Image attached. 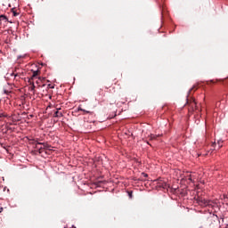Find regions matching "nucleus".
Returning <instances> with one entry per match:
<instances>
[{"label":"nucleus","instance_id":"nucleus-1","mask_svg":"<svg viewBox=\"0 0 228 228\" xmlns=\"http://www.w3.org/2000/svg\"><path fill=\"white\" fill-rule=\"evenodd\" d=\"M197 202L200 206H202L203 208L208 207V208H215V203L211 200H208L202 197H198Z\"/></svg>","mask_w":228,"mask_h":228},{"label":"nucleus","instance_id":"nucleus-2","mask_svg":"<svg viewBox=\"0 0 228 228\" xmlns=\"http://www.w3.org/2000/svg\"><path fill=\"white\" fill-rule=\"evenodd\" d=\"M186 104H188V106H190V108H191V110H192V111L199 110V107H197V102H195V99H193V98L187 99Z\"/></svg>","mask_w":228,"mask_h":228},{"label":"nucleus","instance_id":"nucleus-3","mask_svg":"<svg viewBox=\"0 0 228 228\" xmlns=\"http://www.w3.org/2000/svg\"><path fill=\"white\" fill-rule=\"evenodd\" d=\"M36 147L37 149H39V152H42V149H49V144L45 142H37Z\"/></svg>","mask_w":228,"mask_h":228},{"label":"nucleus","instance_id":"nucleus-4","mask_svg":"<svg viewBox=\"0 0 228 228\" xmlns=\"http://www.w3.org/2000/svg\"><path fill=\"white\" fill-rule=\"evenodd\" d=\"M218 221V216H215L214 214L211 215L209 217H208V222H217Z\"/></svg>","mask_w":228,"mask_h":228},{"label":"nucleus","instance_id":"nucleus-5","mask_svg":"<svg viewBox=\"0 0 228 228\" xmlns=\"http://www.w3.org/2000/svg\"><path fill=\"white\" fill-rule=\"evenodd\" d=\"M53 117L57 118H61V117H63V113L60 112L59 110H56L53 114Z\"/></svg>","mask_w":228,"mask_h":228},{"label":"nucleus","instance_id":"nucleus-6","mask_svg":"<svg viewBox=\"0 0 228 228\" xmlns=\"http://www.w3.org/2000/svg\"><path fill=\"white\" fill-rule=\"evenodd\" d=\"M28 83L31 85L30 91L35 94V82H33L31 79H28Z\"/></svg>","mask_w":228,"mask_h":228},{"label":"nucleus","instance_id":"nucleus-7","mask_svg":"<svg viewBox=\"0 0 228 228\" xmlns=\"http://www.w3.org/2000/svg\"><path fill=\"white\" fill-rule=\"evenodd\" d=\"M38 74H40V71H38V70L33 71L32 77L29 79H31V81H33V79H35V77H37V76H38Z\"/></svg>","mask_w":228,"mask_h":228},{"label":"nucleus","instance_id":"nucleus-8","mask_svg":"<svg viewBox=\"0 0 228 228\" xmlns=\"http://www.w3.org/2000/svg\"><path fill=\"white\" fill-rule=\"evenodd\" d=\"M77 110H78V111H84V113L92 114V112H90V110H86L81 108V106H79V107L77 108Z\"/></svg>","mask_w":228,"mask_h":228},{"label":"nucleus","instance_id":"nucleus-9","mask_svg":"<svg viewBox=\"0 0 228 228\" xmlns=\"http://www.w3.org/2000/svg\"><path fill=\"white\" fill-rule=\"evenodd\" d=\"M0 20H4V22H8V18L5 15H0Z\"/></svg>","mask_w":228,"mask_h":228},{"label":"nucleus","instance_id":"nucleus-10","mask_svg":"<svg viewBox=\"0 0 228 228\" xmlns=\"http://www.w3.org/2000/svg\"><path fill=\"white\" fill-rule=\"evenodd\" d=\"M159 135H154V134H151L150 139L151 140H156V138H158Z\"/></svg>","mask_w":228,"mask_h":228},{"label":"nucleus","instance_id":"nucleus-11","mask_svg":"<svg viewBox=\"0 0 228 228\" xmlns=\"http://www.w3.org/2000/svg\"><path fill=\"white\" fill-rule=\"evenodd\" d=\"M12 14H13V17H17V15H19V12H17V11H15L14 9H12Z\"/></svg>","mask_w":228,"mask_h":228},{"label":"nucleus","instance_id":"nucleus-12","mask_svg":"<svg viewBox=\"0 0 228 228\" xmlns=\"http://www.w3.org/2000/svg\"><path fill=\"white\" fill-rule=\"evenodd\" d=\"M222 143H223L222 141L217 142L218 149H222Z\"/></svg>","mask_w":228,"mask_h":228},{"label":"nucleus","instance_id":"nucleus-13","mask_svg":"<svg viewBox=\"0 0 228 228\" xmlns=\"http://www.w3.org/2000/svg\"><path fill=\"white\" fill-rule=\"evenodd\" d=\"M159 186H161L162 188H167V183H159Z\"/></svg>","mask_w":228,"mask_h":228},{"label":"nucleus","instance_id":"nucleus-14","mask_svg":"<svg viewBox=\"0 0 228 228\" xmlns=\"http://www.w3.org/2000/svg\"><path fill=\"white\" fill-rule=\"evenodd\" d=\"M212 147H213V151H215V147H216V142H214V143L212 144Z\"/></svg>","mask_w":228,"mask_h":228},{"label":"nucleus","instance_id":"nucleus-15","mask_svg":"<svg viewBox=\"0 0 228 228\" xmlns=\"http://www.w3.org/2000/svg\"><path fill=\"white\" fill-rule=\"evenodd\" d=\"M128 195H129L130 199H133V192L132 191L128 192Z\"/></svg>","mask_w":228,"mask_h":228},{"label":"nucleus","instance_id":"nucleus-16","mask_svg":"<svg viewBox=\"0 0 228 228\" xmlns=\"http://www.w3.org/2000/svg\"><path fill=\"white\" fill-rule=\"evenodd\" d=\"M188 180L191 181V182L193 181V180L191 179V175H189Z\"/></svg>","mask_w":228,"mask_h":228},{"label":"nucleus","instance_id":"nucleus-17","mask_svg":"<svg viewBox=\"0 0 228 228\" xmlns=\"http://www.w3.org/2000/svg\"><path fill=\"white\" fill-rule=\"evenodd\" d=\"M36 83L37 85H40V78H38V80Z\"/></svg>","mask_w":228,"mask_h":228},{"label":"nucleus","instance_id":"nucleus-18","mask_svg":"<svg viewBox=\"0 0 228 228\" xmlns=\"http://www.w3.org/2000/svg\"><path fill=\"white\" fill-rule=\"evenodd\" d=\"M0 117H4V114L1 113V114H0Z\"/></svg>","mask_w":228,"mask_h":228},{"label":"nucleus","instance_id":"nucleus-19","mask_svg":"<svg viewBox=\"0 0 228 228\" xmlns=\"http://www.w3.org/2000/svg\"><path fill=\"white\" fill-rule=\"evenodd\" d=\"M193 90V88H191V90H190V94H191V91Z\"/></svg>","mask_w":228,"mask_h":228},{"label":"nucleus","instance_id":"nucleus-20","mask_svg":"<svg viewBox=\"0 0 228 228\" xmlns=\"http://www.w3.org/2000/svg\"><path fill=\"white\" fill-rule=\"evenodd\" d=\"M15 77H17V74H14Z\"/></svg>","mask_w":228,"mask_h":228}]
</instances>
